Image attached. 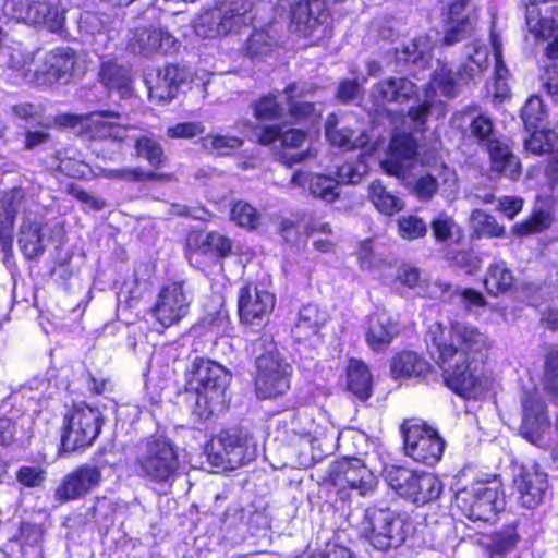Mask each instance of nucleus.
Listing matches in <instances>:
<instances>
[{
    "label": "nucleus",
    "instance_id": "f257e3e1",
    "mask_svg": "<svg viewBox=\"0 0 558 558\" xmlns=\"http://www.w3.org/2000/svg\"><path fill=\"white\" fill-rule=\"evenodd\" d=\"M426 342L430 355L444 372L447 386L466 399L482 397L490 386V378L471 369V360L489 347L488 338L476 327L453 322L449 326L434 323Z\"/></svg>",
    "mask_w": 558,
    "mask_h": 558
},
{
    "label": "nucleus",
    "instance_id": "f03ea898",
    "mask_svg": "<svg viewBox=\"0 0 558 558\" xmlns=\"http://www.w3.org/2000/svg\"><path fill=\"white\" fill-rule=\"evenodd\" d=\"M416 142L408 132L393 134L387 158L381 161V167L390 175L403 181V184L420 201H429L438 191L449 197L456 192V172L441 163L430 171L412 179L411 172L416 155Z\"/></svg>",
    "mask_w": 558,
    "mask_h": 558
},
{
    "label": "nucleus",
    "instance_id": "7ed1b4c3",
    "mask_svg": "<svg viewBox=\"0 0 558 558\" xmlns=\"http://www.w3.org/2000/svg\"><path fill=\"white\" fill-rule=\"evenodd\" d=\"M19 215H22L19 245L27 258H34L41 254L44 250L40 219L38 213L27 205L21 190H12L2 198V211L0 214V242L2 250L8 253L12 248L13 225Z\"/></svg>",
    "mask_w": 558,
    "mask_h": 558
},
{
    "label": "nucleus",
    "instance_id": "20e7f679",
    "mask_svg": "<svg viewBox=\"0 0 558 558\" xmlns=\"http://www.w3.org/2000/svg\"><path fill=\"white\" fill-rule=\"evenodd\" d=\"M230 374L220 364L195 359L187 373V385L197 393L196 405L209 416L223 408Z\"/></svg>",
    "mask_w": 558,
    "mask_h": 558
},
{
    "label": "nucleus",
    "instance_id": "39448f33",
    "mask_svg": "<svg viewBox=\"0 0 558 558\" xmlns=\"http://www.w3.org/2000/svg\"><path fill=\"white\" fill-rule=\"evenodd\" d=\"M137 473L154 483H168L180 469L179 450L172 440L165 436H150L137 447Z\"/></svg>",
    "mask_w": 558,
    "mask_h": 558
},
{
    "label": "nucleus",
    "instance_id": "423d86ee",
    "mask_svg": "<svg viewBox=\"0 0 558 558\" xmlns=\"http://www.w3.org/2000/svg\"><path fill=\"white\" fill-rule=\"evenodd\" d=\"M254 20L251 0H232L221 7L201 12L193 20V29L197 37L215 39L241 27L250 25Z\"/></svg>",
    "mask_w": 558,
    "mask_h": 558
},
{
    "label": "nucleus",
    "instance_id": "0eeeda50",
    "mask_svg": "<svg viewBox=\"0 0 558 558\" xmlns=\"http://www.w3.org/2000/svg\"><path fill=\"white\" fill-rule=\"evenodd\" d=\"M265 352L256 360V393L259 398L270 399L286 393L290 388L292 366L284 361L271 338L260 340Z\"/></svg>",
    "mask_w": 558,
    "mask_h": 558
},
{
    "label": "nucleus",
    "instance_id": "6e6552de",
    "mask_svg": "<svg viewBox=\"0 0 558 558\" xmlns=\"http://www.w3.org/2000/svg\"><path fill=\"white\" fill-rule=\"evenodd\" d=\"M384 477L401 497L417 505L436 500L444 488L441 481L433 473L414 472L397 465H387Z\"/></svg>",
    "mask_w": 558,
    "mask_h": 558
},
{
    "label": "nucleus",
    "instance_id": "1a4fd4ad",
    "mask_svg": "<svg viewBox=\"0 0 558 558\" xmlns=\"http://www.w3.org/2000/svg\"><path fill=\"white\" fill-rule=\"evenodd\" d=\"M102 416L97 408L74 405L64 417L61 445L65 451L90 446L101 429Z\"/></svg>",
    "mask_w": 558,
    "mask_h": 558
},
{
    "label": "nucleus",
    "instance_id": "9d476101",
    "mask_svg": "<svg viewBox=\"0 0 558 558\" xmlns=\"http://www.w3.org/2000/svg\"><path fill=\"white\" fill-rule=\"evenodd\" d=\"M61 126L76 129V132L87 138L122 141L126 128L120 122V116L113 111H96L88 114L64 113L57 117Z\"/></svg>",
    "mask_w": 558,
    "mask_h": 558
},
{
    "label": "nucleus",
    "instance_id": "9b49d317",
    "mask_svg": "<svg viewBox=\"0 0 558 558\" xmlns=\"http://www.w3.org/2000/svg\"><path fill=\"white\" fill-rule=\"evenodd\" d=\"M404 452L416 462L434 465L444 454L446 442L437 429L418 422L402 425Z\"/></svg>",
    "mask_w": 558,
    "mask_h": 558
},
{
    "label": "nucleus",
    "instance_id": "f8f14e48",
    "mask_svg": "<svg viewBox=\"0 0 558 558\" xmlns=\"http://www.w3.org/2000/svg\"><path fill=\"white\" fill-rule=\"evenodd\" d=\"M361 533L378 550L397 547L404 541L403 522L389 509L368 510Z\"/></svg>",
    "mask_w": 558,
    "mask_h": 558
},
{
    "label": "nucleus",
    "instance_id": "ddd939ff",
    "mask_svg": "<svg viewBox=\"0 0 558 558\" xmlns=\"http://www.w3.org/2000/svg\"><path fill=\"white\" fill-rule=\"evenodd\" d=\"M256 454V445L247 434L221 433L210 445L209 462L225 470H234Z\"/></svg>",
    "mask_w": 558,
    "mask_h": 558
},
{
    "label": "nucleus",
    "instance_id": "4468645a",
    "mask_svg": "<svg viewBox=\"0 0 558 558\" xmlns=\"http://www.w3.org/2000/svg\"><path fill=\"white\" fill-rule=\"evenodd\" d=\"M456 499L458 507L474 521H489L505 506L498 489L484 483L459 492Z\"/></svg>",
    "mask_w": 558,
    "mask_h": 558
},
{
    "label": "nucleus",
    "instance_id": "2eb2a0df",
    "mask_svg": "<svg viewBox=\"0 0 558 558\" xmlns=\"http://www.w3.org/2000/svg\"><path fill=\"white\" fill-rule=\"evenodd\" d=\"M328 11L325 0H298L291 4L290 28L304 37H326Z\"/></svg>",
    "mask_w": 558,
    "mask_h": 558
},
{
    "label": "nucleus",
    "instance_id": "dca6fc26",
    "mask_svg": "<svg viewBox=\"0 0 558 558\" xmlns=\"http://www.w3.org/2000/svg\"><path fill=\"white\" fill-rule=\"evenodd\" d=\"M86 68L84 56L68 47L57 48L47 53L43 69L40 72L36 71L34 76L38 84H52L72 75H80Z\"/></svg>",
    "mask_w": 558,
    "mask_h": 558
},
{
    "label": "nucleus",
    "instance_id": "f3484780",
    "mask_svg": "<svg viewBox=\"0 0 558 558\" xmlns=\"http://www.w3.org/2000/svg\"><path fill=\"white\" fill-rule=\"evenodd\" d=\"M276 304L275 295L258 286L246 284L238 295L240 320L251 327L264 326Z\"/></svg>",
    "mask_w": 558,
    "mask_h": 558
},
{
    "label": "nucleus",
    "instance_id": "a211bd4d",
    "mask_svg": "<svg viewBox=\"0 0 558 558\" xmlns=\"http://www.w3.org/2000/svg\"><path fill=\"white\" fill-rule=\"evenodd\" d=\"M329 477L335 487L339 489H355L364 496L371 492L375 484L373 473L360 459H342L330 466Z\"/></svg>",
    "mask_w": 558,
    "mask_h": 558
},
{
    "label": "nucleus",
    "instance_id": "6ab92c4d",
    "mask_svg": "<svg viewBox=\"0 0 558 558\" xmlns=\"http://www.w3.org/2000/svg\"><path fill=\"white\" fill-rule=\"evenodd\" d=\"M190 303L191 298L183 283L171 282L160 290L153 314L162 326L169 327L187 314Z\"/></svg>",
    "mask_w": 558,
    "mask_h": 558
},
{
    "label": "nucleus",
    "instance_id": "aec40b11",
    "mask_svg": "<svg viewBox=\"0 0 558 558\" xmlns=\"http://www.w3.org/2000/svg\"><path fill=\"white\" fill-rule=\"evenodd\" d=\"M101 477L99 468L83 464L62 480L54 492V497L60 502L81 499L100 484Z\"/></svg>",
    "mask_w": 558,
    "mask_h": 558
},
{
    "label": "nucleus",
    "instance_id": "412c9836",
    "mask_svg": "<svg viewBox=\"0 0 558 558\" xmlns=\"http://www.w3.org/2000/svg\"><path fill=\"white\" fill-rule=\"evenodd\" d=\"M416 85L405 77H389L375 84L371 92L373 110L380 112L387 104H403L416 95Z\"/></svg>",
    "mask_w": 558,
    "mask_h": 558
},
{
    "label": "nucleus",
    "instance_id": "4be33fe9",
    "mask_svg": "<svg viewBox=\"0 0 558 558\" xmlns=\"http://www.w3.org/2000/svg\"><path fill=\"white\" fill-rule=\"evenodd\" d=\"M130 49L137 54L171 53L177 50V39L163 28H137L129 44Z\"/></svg>",
    "mask_w": 558,
    "mask_h": 558
},
{
    "label": "nucleus",
    "instance_id": "5701e85b",
    "mask_svg": "<svg viewBox=\"0 0 558 558\" xmlns=\"http://www.w3.org/2000/svg\"><path fill=\"white\" fill-rule=\"evenodd\" d=\"M513 485L519 502L527 509H533L543 499L547 488V476L534 466L521 468L514 476Z\"/></svg>",
    "mask_w": 558,
    "mask_h": 558
},
{
    "label": "nucleus",
    "instance_id": "b1692460",
    "mask_svg": "<svg viewBox=\"0 0 558 558\" xmlns=\"http://www.w3.org/2000/svg\"><path fill=\"white\" fill-rule=\"evenodd\" d=\"M523 417L521 432L533 444H538L543 433L549 427L545 405L536 390L526 392L522 400Z\"/></svg>",
    "mask_w": 558,
    "mask_h": 558
},
{
    "label": "nucleus",
    "instance_id": "393cba45",
    "mask_svg": "<svg viewBox=\"0 0 558 558\" xmlns=\"http://www.w3.org/2000/svg\"><path fill=\"white\" fill-rule=\"evenodd\" d=\"M182 81V72L172 64L158 69L156 74H148L146 84L149 89L150 99L158 102L170 101L175 97L178 86Z\"/></svg>",
    "mask_w": 558,
    "mask_h": 558
},
{
    "label": "nucleus",
    "instance_id": "a878e982",
    "mask_svg": "<svg viewBox=\"0 0 558 558\" xmlns=\"http://www.w3.org/2000/svg\"><path fill=\"white\" fill-rule=\"evenodd\" d=\"M290 184L302 189L308 184V191L312 196L329 204L338 201L340 197L339 182L329 175L295 171Z\"/></svg>",
    "mask_w": 558,
    "mask_h": 558
},
{
    "label": "nucleus",
    "instance_id": "bb28decb",
    "mask_svg": "<svg viewBox=\"0 0 558 558\" xmlns=\"http://www.w3.org/2000/svg\"><path fill=\"white\" fill-rule=\"evenodd\" d=\"M525 27L536 40H547L558 28V11L547 5H530L525 12Z\"/></svg>",
    "mask_w": 558,
    "mask_h": 558
},
{
    "label": "nucleus",
    "instance_id": "cd10ccee",
    "mask_svg": "<svg viewBox=\"0 0 558 558\" xmlns=\"http://www.w3.org/2000/svg\"><path fill=\"white\" fill-rule=\"evenodd\" d=\"M470 7V0H454L449 4L447 31L442 38L444 44L453 45L470 33L473 25L469 16Z\"/></svg>",
    "mask_w": 558,
    "mask_h": 558
},
{
    "label": "nucleus",
    "instance_id": "c85d7f7f",
    "mask_svg": "<svg viewBox=\"0 0 558 558\" xmlns=\"http://www.w3.org/2000/svg\"><path fill=\"white\" fill-rule=\"evenodd\" d=\"M312 90V86L303 83H293L286 87L283 92L284 101L288 106L289 114L295 121L316 119L320 116L316 113L314 104L305 100Z\"/></svg>",
    "mask_w": 558,
    "mask_h": 558
},
{
    "label": "nucleus",
    "instance_id": "c756f323",
    "mask_svg": "<svg viewBox=\"0 0 558 558\" xmlns=\"http://www.w3.org/2000/svg\"><path fill=\"white\" fill-rule=\"evenodd\" d=\"M398 333V326L386 311H377L369 315L366 326V342L376 350L390 343Z\"/></svg>",
    "mask_w": 558,
    "mask_h": 558
},
{
    "label": "nucleus",
    "instance_id": "7c9ffc66",
    "mask_svg": "<svg viewBox=\"0 0 558 558\" xmlns=\"http://www.w3.org/2000/svg\"><path fill=\"white\" fill-rule=\"evenodd\" d=\"M487 149L489 153L492 170L512 181L519 179L522 172L521 162L506 144L497 140L489 141Z\"/></svg>",
    "mask_w": 558,
    "mask_h": 558
},
{
    "label": "nucleus",
    "instance_id": "2f4dec72",
    "mask_svg": "<svg viewBox=\"0 0 558 558\" xmlns=\"http://www.w3.org/2000/svg\"><path fill=\"white\" fill-rule=\"evenodd\" d=\"M327 320L328 314L319 305L305 304L299 311L292 333L298 341L305 340L316 335Z\"/></svg>",
    "mask_w": 558,
    "mask_h": 558
},
{
    "label": "nucleus",
    "instance_id": "473e14b6",
    "mask_svg": "<svg viewBox=\"0 0 558 558\" xmlns=\"http://www.w3.org/2000/svg\"><path fill=\"white\" fill-rule=\"evenodd\" d=\"M347 388L361 400L371 396L372 376L367 366L360 360L351 359L347 367Z\"/></svg>",
    "mask_w": 558,
    "mask_h": 558
},
{
    "label": "nucleus",
    "instance_id": "72a5a7b5",
    "mask_svg": "<svg viewBox=\"0 0 558 558\" xmlns=\"http://www.w3.org/2000/svg\"><path fill=\"white\" fill-rule=\"evenodd\" d=\"M514 276L505 260L494 262L487 269L484 286L492 295L507 293L513 287Z\"/></svg>",
    "mask_w": 558,
    "mask_h": 558
},
{
    "label": "nucleus",
    "instance_id": "f704fd0d",
    "mask_svg": "<svg viewBox=\"0 0 558 558\" xmlns=\"http://www.w3.org/2000/svg\"><path fill=\"white\" fill-rule=\"evenodd\" d=\"M337 124L338 118L336 114H330L326 121L325 133L331 145L343 149H352L363 147L367 143L368 136L365 133H361L360 136L354 137V131L337 129Z\"/></svg>",
    "mask_w": 558,
    "mask_h": 558
},
{
    "label": "nucleus",
    "instance_id": "c9c22d12",
    "mask_svg": "<svg viewBox=\"0 0 558 558\" xmlns=\"http://www.w3.org/2000/svg\"><path fill=\"white\" fill-rule=\"evenodd\" d=\"M99 78L106 88L110 90H118L122 97L128 95L130 92V70L117 64L114 61H102Z\"/></svg>",
    "mask_w": 558,
    "mask_h": 558
},
{
    "label": "nucleus",
    "instance_id": "e433bc0d",
    "mask_svg": "<svg viewBox=\"0 0 558 558\" xmlns=\"http://www.w3.org/2000/svg\"><path fill=\"white\" fill-rule=\"evenodd\" d=\"M429 369V364L414 352H402L393 359L391 373L395 377H421Z\"/></svg>",
    "mask_w": 558,
    "mask_h": 558
},
{
    "label": "nucleus",
    "instance_id": "4c0bfd02",
    "mask_svg": "<svg viewBox=\"0 0 558 558\" xmlns=\"http://www.w3.org/2000/svg\"><path fill=\"white\" fill-rule=\"evenodd\" d=\"M520 542V536L514 526H507L494 532L486 545L489 558H506L514 551Z\"/></svg>",
    "mask_w": 558,
    "mask_h": 558
},
{
    "label": "nucleus",
    "instance_id": "58836bf2",
    "mask_svg": "<svg viewBox=\"0 0 558 558\" xmlns=\"http://www.w3.org/2000/svg\"><path fill=\"white\" fill-rule=\"evenodd\" d=\"M369 199L375 208L386 215L392 216L401 211L404 207L403 201L391 194L379 181H374L368 187Z\"/></svg>",
    "mask_w": 558,
    "mask_h": 558
},
{
    "label": "nucleus",
    "instance_id": "ea45409f",
    "mask_svg": "<svg viewBox=\"0 0 558 558\" xmlns=\"http://www.w3.org/2000/svg\"><path fill=\"white\" fill-rule=\"evenodd\" d=\"M472 49L473 53L468 57L458 71L464 84L481 76L488 66V50L486 46L474 43Z\"/></svg>",
    "mask_w": 558,
    "mask_h": 558
},
{
    "label": "nucleus",
    "instance_id": "a19ab883",
    "mask_svg": "<svg viewBox=\"0 0 558 558\" xmlns=\"http://www.w3.org/2000/svg\"><path fill=\"white\" fill-rule=\"evenodd\" d=\"M434 48V41L429 35H423L413 39L403 46L401 51H397L399 61L416 63H427L429 54Z\"/></svg>",
    "mask_w": 558,
    "mask_h": 558
},
{
    "label": "nucleus",
    "instance_id": "79ce46f5",
    "mask_svg": "<svg viewBox=\"0 0 558 558\" xmlns=\"http://www.w3.org/2000/svg\"><path fill=\"white\" fill-rule=\"evenodd\" d=\"M470 226L477 238H500L505 234V228L497 222L495 217L482 209L472 211Z\"/></svg>",
    "mask_w": 558,
    "mask_h": 558
},
{
    "label": "nucleus",
    "instance_id": "37998d69",
    "mask_svg": "<svg viewBox=\"0 0 558 558\" xmlns=\"http://www.w3.org/2000/svg\"><path fill=\"white\" fill-rule=\"evenodd\" d=\"M464 85L459 72L453 73L444 63H438L432 80V86L439 89L440 94L447 97H453L459 88Z\"/></svg>",
    "mask_w": 558,
    "mask_h": 558
},
{
    "label": "nucleus",
    "instance_id": "c03bdc74",
    "mask_svg": "<svg viewBox=\"0 0 558 558\" xmlns=\"http://www.w3.org/2000/svg\"><path fill=\"white\" fill-rule=\"evenodd\" d=\"M557 134L551 130H536L525 140V149L535 155L548 154L556 150Z\"/></svg>",
    "mask_w": 558,
    "mask_h": 558
},
{
    "label": "nucleus",
    "instance_id": "a18cd8bd",
    "mask_svg": "<svg viewBox=\"0 0 558 558\" xmlns=\"http://www.w3.org/2000/svg\"><path fill=\"white\" fill-rule=\"evenodd\" d=\"M551 222L553 217L548 211L535 210L526 220L515 223L511 230L514 234L524 236L548 229Z\"/></svg>",
    "mask_w": 558,
    "mask_h": 558
},
{
    "label": "nucleus",
    "instance_id": "49530a36",
    "mask_svg": "<svg viewBox=\"0 0 558 558\" xmlns=\"http://www.w3.org/2000/svg\"><path fill=\"white\" fill-rule=\"evenodd\" d=\"M1 57L8 58L7 65L10 69L19 72L22 77L28 78L33 57L31 53L25 52L21 45L2 48Z\"/></svg>",
    "mask_w": 558,
    "mask_h": 558
},
{
    "label": "nucleus",
    "instance_id": "de8ad7c7",
    "mask_svg": "<svg viewBox=\"0 0 558 558\" xmlns=\"http://www.w3.org/2000/svg\"><path fill=\"white\" fill-rule=\"evenodd\" d=\"M279 97L284 99V95L268 94L260 97L255 106L254 113L258 120H275L282 116L284 106Z\"/></svg>",
    "mask_w": 558,
    "mask_h": 558
},
{
    "label": "nucleus",
    "instance_id": "09e8293b",
    "mask_svg": "<svg viewBox=\"0 0 558 558\" xmlns=\"http://www.w3.org/2000/svg\"><path fill=\"white\" fill-rule=\"evenodd\" d=\"M243 141L235 136L208 134L202 138V146L206 150L217 155H229L232 150L239 149Z\"/></svg>",
    "mask_w": 558,
    "mask_h": 558
},
{
    "label": "nucleus",
    "instance_id": "8fccbe9b",
    "mask_svg": "<svg viewBox=\"0 0 558 558\" xmlns=\"http://www.w3.org/2000/svg\"><path fill=\"white\" fill-rule=\"evenodd\" d=\"M135 147L137 155L145 158L154 167H160L166 160L161 145L151 137H140Z\"/></svg>",
    "mask_w": 558,
    "mask_h": 558
},
{
    "label": "nucleus",
    "instance_id": "3c124183",
    "mask_svg": "<svg viewBox=\"0 0 558 558\" xmlns=\"http://www.w3.org/2000/svg\"><path fill=\"white\" fill-rule=\"evenodd\" d=\"M231 219L240 227L253 230L258 227L260 215L248 203L236 202L231 208Z\"/></svg>",
    "mask_w": 558,
    "mask_h": 558
},
{
    "label": "nucleus",
    "instance_id": "603ef678",
    "mask_svg": "<svg viewBox=\"0 0 558 558\" xmlns=\"http://www.w3.org/2000/svg\"><path fill=\"white\" fill-rule=\"evenodd\" d=\"M545 116L544 104L538 96L530 97L522 108V119L527 130L537 129Z\"/></svg>",
    "mask_w": 558,
    "mask_h": 558
},
{
    "label": "nucleus",
    "instance_id": "864d4df0",
    "mask_svg": "<svg viewBox=\"0 0 558 558\" xmlns=\"http://www.w3.org/2000/svg\"><path fill=\"white\" fill-rule=\"evenodd\" d=\"M427 232V226L424 220L417 216H402L398 219V233L407 240L422 238Z\"/></svg>",
    "mask_w": 558,
    "mask_h": 558
},
{
    "label": "nucleus",
    "instance_id": "5fc2aeb1",
    "mask_svg": "<svg viewBox=\"0 0 558 558\" xmlns=\"http://www.w3.org/2000/svg\"><path fill=\"white\" fill-rule=\"evenodd\" d=\"M366 172L367 166L363 160L345 162L338 168V182L339 184H355L362 180Z\"/></svg>",
    "mask_w": 558,
    "mask_h": 558
},
{
    "label": "nucleus",
    "instance_id": "6e6d98bb",
    "mask_svg": "<svg viewBox=\"0 0 558 558\" xmlns=\"http://www.w3.org/2000/svg\"><path fill=\"white\" fill-rule=\"evenodd\" d=\"M545 384L558 397V347L551 348L546 357Z\"/></svg>",
    "mask_w": 558,
    "mask_h": 558
},
{
    "label": "nucleus",
    "instance_id": "4d7b16f0",
    "mask_svg": "<svg viewBox=\"0 0 558 558\" xmlns=\"http://www.w3.org/2000/svg\"><path fill=\"white\" fill-rule=\"evenodd\" d=\"M546 295V288L532 283V282H523L520 284V287L517 290V298L522 301L526 302L530 305L536 306L545 299Z\"/></svg>",
    "mask_w": 558,
    "mask_h": 558
},
{
    "label": "nucleus",
    "instance_id": "13d9d810",
    "mask_svg": "<svg viewBox=\"0 0 558 558\" xmlns=\"http://www.w3.org/2000/svg\"><path fill=\"white\" fill-rule=\"evenodd\" d=\"M205 128L201 122H183L169 126L166 134L169 138L190 140L203 134Z\"/></svg>",
    "mask_w": 558,
    "mask_h": 558
},
{
    "label": "nucleus",
    "instance_id": "bf43d9fd",
    "mask_svg": "<svg viewBox=\"0 0 558 558\" xmlns=\"http://www.w3.org/2000/svg\"><path fill=\"white\" fill-rule=\"evenodd\" d=\"M270 49L269 36L264 31H255L248 38L245 46V53L257 57Z\"/></svg>",
    "mask_w": 558,
    "mask_h": 558
},
{
    "label": "nucleus",
    "instance_id": "052dcab7",
    "mask_svg": "<svg viewBox=\"0 0 558 558\" xmlns=\"http://www.w3.org/2000/svg\"><path fill=\"white\" fill-rule=\"evenodd\" d=\"M432 104L426 99L422 105L412 107L408 111L405 123L409 124V129L421 130L427 121L429 108Z\"/></svg>",
    "mask_w": 558,
    "mask_h": 558
},
{
    "label": "nucleus",
    "instance_id": "680f3d73",
    "mask_svg": "<svg viewBox=\"0 0 558 558\" xmlns=\"http://www.w3.org/2000/svg\"><path fill=\"white\" fill-rule=\"evenodd\" d=\"M453 298L457 299L458 303L463 304L468 308L482 307L486 303L481 292L470 288L456 289Z\"/></svg>",
    "mask_w": 558,
    "mask_h": 558
},
{
    "label": "nucleus",
    "instance_id": "e2e57ef3",
    "mask_svg": "<svg viewBox=\"0 0 558 558\" xmlns=\"http://www.w3.org/2000/svg\"><path fill=\"white\" fill-rule=\"evenodd\" d=\"M49 5L45 2H32L27 5L25 14H21L17 19L23 20L26 23L37 24L46 22L49 14Z\"/></svg>",
    "mask_w": 558,
    "mask_h": 558
},
{
    "label": "nucleus",
    "instance_id": "0e129e2a",
    "mask_svg": "<svg viewBox=\"0 0 558 558\" xmlns=\"http://www.w3.org/2000/svg\"><path fill=\"white\" fill-rule=\"evenodd\" d=\"M203 244L208 250H214L220 256L228 255L232 250L231 241L218 232L208 233Z\"/></svg>",
    "mask_w": 558,
    "mask_h": 558
},
{
    "label": "nucleus",
    "instance_id": "69168bd1",
    "mask_svg": "<svg viewBox=\"0 0 558 558\" xmlns=\"http://www.w3.org/2000/svg\"><path fill=\"white\" fill-rule=\"evenodd\" d=\"M45 480V471L34 466H22L17 472V481L27 487L39 486Z\"/></svg>",
    "mask_w": 558,
    "mask_h": 558
},
{
    "label": "nucleus",
    "instance_id": "338daca9",
    "mask_svg": "<svg viewBox=\"0 0 558 558\" xmlns=\"http://www.w3.org/2000/svg\"><path fill=\"white\" fill-rule=\"evenodd\" d=\"M471 133L478 140H487L488 143L490 141L489 136L493 133L492 120L484 114H478L477 117L473 118L471 121Z\"/></svg>",
    "mask_w": 558,
    "mask_h": 558
},
{
    "label": "nucleus",
    "instance_id": "774afa93",
    "mask_svg": "<svg viewBox=\"0 0 558 558\" xmlns=\"http://www.w3.org/2000/svg\"><path fill=\"white\" fill-rule=\"evenodd\" d=\"M453 226H454V222L448 215L440 214L432 222V228H433L435 238L439 241H445V240L449 239L451 236Z\"/></svg>",
    "mask_w": 558,
    "mask_h": 558
}]
</instances>
